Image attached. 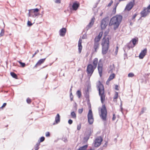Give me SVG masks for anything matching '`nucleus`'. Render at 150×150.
I'll use <instances>...</instances> for the list:
<instances>
[{
  "instance_id": "obj_7",
  "label": "nucleus",
  "mask_w": 150,
  "mask_h": 150,
  "mask_svg": "<svg viewBox=\"0 0 150 150\" xmlns=\"http://www.w3.org/2000/svg\"><path fill=\"white\" fill-rule=\"evenodd\" d=\"M95 68L92 64H89L88 65L87 67L86 71L88 74H90V76L93 73Z\"/></svg>"
},
{
  "instance_id": "obj_18",
  "label": "nucleus",
  "mask_w": 150,
  "mask_h": 150,
  "mask_svg": "<svg viewBox=\"0 0 150 150\" xmlns=\"http://www.w3.org/2000/svg\"><path fill=\"white\" fill-rule=\"evenodd\" d=\"M95 19V18L94 17H93V18H91V21L88 25V27H90V28H91L92 26L93 25Z\"/></svg>"
},
{
  "instance_id": "obj_62",
  "label": "nucleus",
  "mask_w": 150,
  "mask_h": 150,
  "mask_svg": "<svg viewBox=\"0 0 150 150\" xmlns=\"http://www.w3.org/2000/svg\"><path fill=\"white\" fill-rule=\"evenodd\" d=\"M90 28V27H88V25H87L86 28V31H87Z\"/></svg>"
},
{
  "instance_id": "obj_14",
  "label": "nucleus",
  "mask_w": 150,
  "mask_h": 150,
  "mask_svg": "<svg viewBox=\"0 0 150 150\" xmlns=\"http://www.w3.org/2000/svg\"><path fill=\"white\" fill-rule=\"evenodd\" d=\"M60 116L59 114H57L55 117V122L53 123V125H55L56 124H58L60 122Z\"/></svg>"
},
{
  "instance_id": "obj_39",
  "label": "nucleus",
  "mask_w": 150,
  "mask_h": 150,
  "mask_svg": "<svg viewBox=\"0 0 150 150\" xmlns=\"http://www.w3.org/2000/svg\"><path fill=\"white\" fill-rule=\"evenodd\" d=\"M118 93L117 92H115V95L113 97V99L114 100L115 99H116L118 98Z\"/></svg>"
},
{
  "instance_id": "obj_22",
  "label": "nucleus",
  "mask_w": 150,
  "mask_h": 150,
  "mask_svg": "<svg viewBox=\"0 0 150 150\" xmlns=\"http://www.w3.org/2000/svg\"><path fill=\"white\" fill-rule=\"evenodd\" d=\"M93 132V131L91 129L88 130L86 132V135L90 137Z\"/></svg>"
},
{
  "instance_id": "obj_3",
  "label": "nucleus",
  "mask_w": 150,
  "mask_h": 150,
  "mask_svg": "<svg viewBox=\"0 0 150 150\" xmlns=\"http://www.w3.org/2000/svg\"><path fill=\"white\" fill-rule=\"evenodd\" d=\"M97 86L99 91V95L100 96L101 102L102 104H103L105 100L104 86L101 82L100 81H99L98 84L97 85Z\"/></svg>"
},
{
  "instance_id": "obj_27",
  "label": "nucleus",
  "mask_w": 150,
  "mask_h": 150,
  "mask_svg": "<svg viewBox=\"0 0 150 150\" xmlns=\"http://www.w3.org/2000/svg\"><path fill=\"white\" fill-rule=\"evenodd\" d=\"M71 115L72 118L74 119L76 118V115L74 111L71 112Z\"/></svg>"
},
{
  "instance_id": "obj_34",
  "label": "nucleus",
  "mask_w": 150,
  "mask_h": 150,
  "mask_svg": "<svg viewBox=\"0 0 150 150\" xmlns=\"http://www.w3.org/2000/svg\"><path fill=\"white\" fill-rule=\"evenodd\" d=\"M40 145V144L38 142L35 146V150H38L39 149V146Z\"/></svg>"
},
{
  "instance_id": "obj_50",
  "label": "nucleus",
  "mask_w": 150,
  "mask_h": 150,
  "mask_svg": "<svg viewBox=\"0 0 150 150\" xmlns=\"http://www.w3.org/2000/svg\"><path fill=\"white\" fill-rule=\"evenodd\" d=\"M116 7H114V8H113V11H112V13H113L115 14L116 13Z\"/></svg>"
},
{
  "instance_id": "obj_61",
  "label": "nucleus",
  "mask_w": 150,
  "mask_h": 150,
  "mask_svg": "<svg viewBox=\"0 0 150 150\" xmlns=\"http://www.w3.org/2000/svg\"><path fill=\"white\" fill-rule=\"evenodd\" d=\"M118 86L117 85H116L115 86V89L116 90H118L119 89L118 88Z\"/></svg>"
},
{
  "instance_id": "obj_32",
  "label": "nucleus",
  "mask_w": 150,
  "mask_h": 150,
  "mask_svg": "<svg viewBox=\"0 0 150 150\" xmlns=\"http://www.w3.org/2000/svg\"><path fill=\"white\" fill-rule=\"evenodd\" d=\"M77 105L76 103H75V105H74V106L72 108V110L73 111H75L77 110Z\"/></svg>"
},
{
  "instance_id": "obj_45",
  "label": "nucleus",
  "mask_w": 150,
  "mask_h": 150,
  "mask_svg": "<svg viewBox=\"0 0 150 150\" xmlns=\"http://www.w3.org/2000/svg\"><path fill=\"white\" fill-rule=\"evenodd\" d=\"M26 102L30 104L31 102V100L29 98H28L27 99Z\"/></svg>"
},
{
  "instance_id": "obj_29",
  "label": "nucleus",
  "mask_w": 150,
  "mask_h": 150,
  "mask_svg": "<svg viewBox=\"0 0 150 150\" xmlns=\"http://www.w3.org/2000/svg\"><path fill=\"white\" fill-rule=\"evenodd\" d=\"M79 53L80 54L81 52L82 46V45H78Z\"/></svg>"
},
{
  "instance_id": "obj_11",
  "label": "nucleus",
  "mask_w": 150,
  "mask_h": 150,
  "mask_svg": "<svg viewBox=\"0 0 150 150\" xmlns=\"http://www.w3.org/2000/svg\"><path fill=\"white\" fill-rule=\"evenodd\" d=\"M101 60L100 59L98 65V71L99 74V75L100 77L102 76V64H100V62H101Z\"/></svg>"
},
{
  "instance_id": "obj_38",
  "label": "nucleus",
  "mask_w": 150,
  "mask_h": 150,
  "mask_svg": "<svg viewBox=\"0 0 150 150\" xmlns=\"http://www.w3.org/2000/svg\"><path fill=\"white\" fill-rule=\"evenodd\" d=\"M4 34V30L3 29L1 30V32L0 33V37L3 36Z\"/></svg>"
},
{
  "instance_id": "obj_51",
  "label": "nucleus",
  "mask_w": 150,
  "mask_h": 150,
  "mask_svg": "<svg viewBox=\"0 0 150 150\" xmlns=\"http://www.w3.org/2000/svg\"><path fill=\"white\" fill-rule=\"evenodd\" d=\"M39 52V50H38L37 51H35V53L34 54H33L32 57L33 58L34 57L35 55H36L37 53H38Z\"/></svg>"
},
{
  "instance_id": "obj_47",
  "label": "nucleus",
  "mask_w": 150,
  "mask_h": 150,
  "mask_svg": "<svg viewBox=\"0 0 150 150\" xmlns=\"http://www.w3.org/2000/svg\"><path fill=\"white\" fill-rule=\"evenodd\" d=\"M89 137L86 135L85 137H84V139L86 141H87L89 139Z\"/></svg>"
},
{
  "instance_id": "obj_41",
  "label": "nucleus",
  "mask_w": 150,
  "mask_h": 150,
  "mask_svg": "<svg viewBox=\"0 0 150 150\" xmlns=\"http://www.w3.org/2000/svg\"><path fill=\"white\" fill-rule=\"evenodd\" d=\"M33 24L30 21H28L27 22V25L28 27H30Z\"/></svg>"
},
{
  "instance_id": "obj_52",
  "label": "nucleus",
  "mask_w": 150,
  "mask_h": 150,
  "mask_svg": "<svg viewBox=\"0 0 150 150\" xmlns=\"http://www.w3.org/2000/svg\"><path fill=\"white\" fill-rule=\"evenodd\" d=\"M87 38V35L86 34H84L82 37V38L83 39H86Z\"/></svg>"
},
{
  "instance_id": "obj_30",
  "label": "nucleus",
  "mask_w": 150,
  "mask_h": 150,
  "mask_svg": "<svg viewBox=\"0 0 150 150\" xmlns=\"http://www.w3.org/2000/svg\"><path fill=\"white\" fill-rule=\"evenodd\" d=\"M45 137H44L42 136L40 138V139L38 140V142L40 144V142H43L45 140Z\"/></svg>"
},
{
  "instance_id": "obj_36",
  "label": "nucleus",
  "mask_w": 150,
  "mask_h": 150,
  "mask_svg": "<svg viewBox=\"0 0 150 150\" xmlns=\"http://www.w3.org/2000/svg\"><path fill=\"white\" fill-rule=\"evenodd\" d=\"M33 13H38L39 11V9L38 8H35V9H30Z\"/></svg>"
},
{
  "instance_id": "obj_43",
  "label": "nucleus",
  "mask_w": 150,
  "mask_h": 150,
  "mask_svg": "<svg viewBox=\"0 0 150 150\" xmlns=\"http://www.w3.org/2000/svg\"><path fill=\"white\" fill-rule=\"evenodd\" d=\"M41 15V14L38 13H34L33 16H34V18H35L36 17L38 16L39 15Z\"/></svg>"
},
{
  "instance_id": "obj_13",
  "label": "nucleus",
  "mask_w": 150,
  "mask_h": 150,
  "mask_svg": "<svg viewBox=\"0 0 150 150\" xmlns=\"http://www.w3.org/2000/svg\"><path fill=\"white\" fill-rule=\"evenodd\" d=\"M66 29L65 28H62L59 30V35L61 36H64L66 32Z\"/></svg>"
},
{
  "instance_id": "obj_46",
  "label": "nucleus",
  "mask_w": 150,
  "mask_h": 150,
  "mask_svg": "<svg viewBox=\"0 0 150 150\" xmlns=\"http://www.w3.org/2000/svg\"><path fill=\"white\" fill-rule=\"evenodd\" d=\"M83 108L79 109L78 110V112L79 114H81L83 111Z\"/></svg>"
},
{
  "instance_id": "obj_44",
  "label": "nucleus",
  "mask_w": 150,
  "mask_h": 150,
  "mask_svg": "<svg viewBox=\"0 0 150 150\" xmlns=\"http://www.w3.org/2000/svg\"><path fill=\"white\" fill-rule=\"evenodd\" d=\"M134 75V74H133V73H129L128 74V76L129 77H133Z\"/></svg>"
},
{
  "instance_id": "obj_28",
  "label": "nucleus",
  "mask_w": 150,
  "mask_h": 150,
  "mask_svg": "<svg viewBox=\"0 0 150 150\" xmlns=\"http://www.w3.org/2000/svg\"><path fill=\"white\" fill-rule=\"evenodd\" d=\"M146 110V107H143L142 109L141 112L139 114V115H141L143 114Z\"/></svg>"
},
{
  "instance_id": "obj_9",
  "label": "nucleus",
  "mask_w": 150,
  "mask_h": 150,
  "mask_svg": "<svg viewBox=\"0 0 150 150\" xmlns=\"http://www.w3.org/2000/svg\"><path fill=\"white\" fill-rule=\"evenodd\" d=\"M134 4L135 0H132V1L129 2L127 5L125 9H126L128 11H130L134 6Z\"/></svg>"
},
{
  "instance_id": "obj_42",
  "label": "nucleus",
  "mask_w": 150,
  "mask_h": 150,
  "mask_svg": "<svg viewBox=\"0 0 150 150\" xmlns=\"http://www.w3.org/2000/svg\"><path fill=\"white\" fill-rule=\"evenodd\" d=\"M102 35H103L102 32H100L99 33V34L98 35V36L97 37L98 38H99L101 39V37L102 36Z\"/></svg>"
},
{
  "instance_id": "obj_24",
  "label": "nucleus",
  "mask_w": 150,
  "mask_h": 150,
  "mask_svg": "<svg viewBox=\"0 0 150 150\" xmlns=\"http://www.w3.org/2000/svg\"><path fill=\"white\" fill-rule=\"evenodd\" d=\"M115 76V74L114 73L112 74H111L108 79V82H109V81H111V80H112Z\"/></svg>"
},
{
  "instance_id": "obj_53",
  "label": "nucleus",
  "mask_w": 150,
  "mask_h": 150,
  "mask_svg": "<svg viewBox=\"0 0 150 150\" xmlns=\"http://www.w3.org/2000/svg\"><path fill=\"white\" fill-rule=\"evenodd\" d=\"M118 46H117L116 47V49H115V53L116 54H117L118 51Z\"/></svg>"
},
{
  "instance_id": "obj_37",
  "label": "nucleus",
  "mask_w": 150,
  "mask_h": 150,
  "mask_svg": "<svg viewBox=\"0 0 150 150\" xmlns=\"http://www.w3.org/2000/svg\"><path fill=\"white\" fill-rule=\"evenodd\" d=\"M18 62L21 64L22 67H23L25 66V63L22 62L20 61H18Z\"/></svg>"
},
{
  "instance_id": "obj_63",
  "label": "nucleus",
  "mask_w": 150,
  "mask_h": 150,
  "mask_svg": "<svg viewBox=\"0 0 150 150\" xmlns=\"http://www.w3.org/2000/svg\"><path fill=\"white\" fill-rule=\"evenodd\" d=\"M119 2H119H117V3H116V4H115V7H116V8H117V5H118V4H119V2Z\"/></svg>"
},
{
  "instance_id": "obj_16",
  "label": "nucleus",
  "mask_w": 150,
  "mask_h": 150,
  "mask_svg": "<svg viewBox=\"0 0 150 150\" xmlns=\"http://www.w3.org/2000/svg\"><path fill=\"white\" fill-rule=\"evenodd\" d=\"M100 46V44L99 43L94 42L93 46V48L95 50V52H96L97 50L98 49Z\"/></svg>"
},
{
  "instance_id": "obj_64",
  "label": "nucleus",
  "mask_w": 150,
  "mask_h": 150,
  "mask_svg": "<svg viewBox=\"0 0 150 150\" xmlns=\"http://www.w3.org/2000/svg\"><path fill=\"white\" fill-rule=\"evenodd\" d=\"M119 2H119H117V3H116V4H115V7H116V8H117V5H118V4H119V2Z\"/></svg>"
},
{
  "instance_id": "obj_25",
  "label": "nucleus",
  "mask_w": 150,
  "mask_h": 150,
  "mask_svg": "<svg viewBox=\"0 0 150 150\" xmlns=\"http://www.w3.org/2000/svg\"><path fill=\"white\" fill-rule=\"evenodd\" d=\"M34 13L30 9L29 10V13H28V16L29 17H31L33 18H34V16H33Z\"/></svg>"
},
{
  "instance_id": "obj_31",
  "label": "nucleus",
  "mask_w": 150,
  "mask_h": 150,
  "mask_svg": "<svg viewBox=\"0 0 150 150\" xmlns=\"http://www.w3.org/2000/svg\"><path fill=\"white\" fill-rule=\"evenodd\" d=\"M100 38L97 37V36L94 39V42L99 43V42L100 41Z\"/></svg>"
},
{
  "instance_id": "obj_10",
  "label": "nucleus",
  "mask_w": 150,
  "mask_h": 150,
  "mask_svg": "<svg viewBox=\"0 0 150 150\" xmlns=\"http://www.w3.org/2000/svg\"><path fill=\"white\" fill-rule=\"evenodd\" d=\"M80 6L79 2L75 1L73 3L72 7L70 8L71 10L76 11Z\"/></svg>"
},
{
  "instance_id": "obj_21",
  "label": "nucleus",
  "mask_w": 150,
  "mask_h": 150,
  "mask_svg": "<svg viewBox=\"0 0 150 150\" xmlns=\"http://www.w3.org/2000/svg\"><path fill=\"white\" fill-rule=\"evenodd\" d=\"M10 75L13 78H15L16 79H18L17 75L14 72H11Z\"/></svg>"
},
{
  "instance_id": "obj_33",
  "label": "nucleus",
  "mask_w": 150,
  "mask_h": 150,
  "mask_svg": "<svg viewBox=\"0 0 150 150\" xmlns=\"http://www.w3.org/2000/svg\"><path fill=\"white\" fill-rule=\"evenodd\" d=\"M127 46L129 48V49L133 48L134 47V45H132V44L131 41H130L129 43L127 44Z\"/></svg>"
},
{
  "instance_id": "obj_49",
  "label": "nucleus",
  "mask_w": 150,
  "mask_h": 150,
  "mask_svg": "<svg viewBox=\"0 0 150 150\" xmlns=\"http://www.w3.org/2000/svg\"><path fill=\"white\" fill-rule=\"evenodd\" d=\"M113 3V1L112 0H111L110 2L108 4V6H107L108 7H110V6L111 5H112V4Z\"/></svg>"
},
{
  "instance_id": "obj_19",
  "label": "nucleus",
  "mask_w": 150,
  "mask_h": 150,
  "mask_svg": "<svg viewBox=\"0 0 150 150\" xmlns=\"http://www.w3.org/2000/svg\"><path fill=\"white\" fill-rule=\"evenodd\" d=\"M89 88L88 87L84 92V93L85 94V96L86 98H88L89 97Z\"/></svg>"
},
{
  "instance_id": "obj_15",
  "label": "nucleus",
  "mask_w": 150,
  "mask_h": 150,
  "mask_svg": "<svg viewBox=\"0 0 150 150\" xmlns=\"http://www.w3.org/2000/svg\"><path fill=\"white\" fill-rule=\"evenodd\" d=\"M46 59V58H44V59H40L37 62L36 64L34 66V67H36L37 65H40L44 63V61H45V59Z\"/></svg>"
},
{
  "instance_id": "obj_54",
  "label": "nucleus",
  "mask_w": 150,
  "mask_h": 150,
  "mask_svg": "<svg viewBox=\"0 0 150 150\" xmlns=\"http://www.w3.org/2000/svg\"><path fill=\"white\" fill-rule=\"evenodd\" d=\"M7 104L6 103H3V105L0 108H3Z\"/></svg>"
},
{
  "instance_id": "obj_26",
  "label": "nucleus",
  "mask_w": 150,
  "mask_h": 150,
  "mask_svg": "<svg viewBox=\"0 0 150 150\" xmlns=\"http://www.w3.org/2000/svg\"><path fill=\"white\" fill-rule=\"evenodd\" d=\"M138 41V40H137L136 38H134L132 39L131 41H132L133 45L134 46L135 45L137 42Z\"/></svg>"
},
{
  "instance_id": "obj_40",
  "label": "nucleus",
  "mask_w": 150,
  "mask_h": 150,
  "mask_svg": "<svg viewBox=\"0 0 150 150\" xmlns=\"http://www.w3.org/2000/svg\"><path fill=\"white\" fill-rule=\"evenodd\" d=\"M81 123H79L77 126V129L78 130H79L81 128Z\"/></svg>"
},
{
  "instance_id": "obj_12",
  "label": "nucleus",
  "mask_w": 150,
  "mask_h": 150,
  "mask_svg": "<svg viewBox=\"0 0 150 150\" xmlns=\"http://www.w3.org/2000/svg\"><path fill=\"white\" fill-rule=\"evenodd\" d=\"M147 52V49L145 48L142 50L140 53L139 57L140 59H142L146 55Z\"/></svg>"
},
{
  "instance_id": "obj_48",
  "label": "nucleus",
  "mask_w": 150,
  "mask_h": 150,
  "mask_svg": "<svg viewBox=\"0 0 150 150\" xmlns=\"http://www.w3.org/2000/svg\"><path fill=\"white\" fill-rule=\"evenodd\" d=\"M68 123L69 125L73 123V121L71 119H69L68 120Z\"/></svg>"
},
{
  "instance_id": "obj_55",
  "label": "nucleus",
  "mask_w": 150,
  "mask_h": 150,
  "mask_svg": "<svg viewBox=\"0 0 150 150\" xmlns=\"http://www.w3.org/2000/svg\"><path fill=\"white\" fill-rule=\"evenodd\" d=\"M45 135L46 137H49L50 136V132H46Z\"/></svg>"
},
{
  "instance_id": "obj_58",
  "label": "nucleus",
  "mask_w": 150,
  "mask_h": 150,
  "mask_svg": "<svg viewBox=\"0 0 150 150\" xmlns=\"http://www.w3.org/2000/svg\"><path fill=\"white\" fill-rule=\"evenodd\" d=\"M81 43L82 40L81 39H79V41L78 45H81Z\"/></svg>"
},
{
  "instance_id": "obj_23",
  "label": "nucleus",
  "mask_w": 150,
  "mask_h": 150,
  "mask_svg": "<svg viewBox=\"0 0 150 150\" xmlns=\"http://www.w3.org/2000/svg\"><path fill=\"white\" fill-rule=\"evenodd\" d=\"M87 147L88 145H85L82 146L80 147L78 150H86Z\"/></svg>"
},
{
  "instance_id": "obj_56",
  "label": "nucleus",
  "mask_w": 150,
  "mask_h": 150,
  "mask_svg": "<svg viewBox=\"0 0 150 150\" xmlns=\"http://www.w3.org/2000/svg\"><path fill=\"white\" fill-rule=\"evenodd\" d=\"M124 59H125L126 58H127V54L126 53H125L124 54Z\"/></svg>"
},
{
  "instance_id": "obj_2",
  "label": "nucleus",
  "mask_w": 150,
  "mask_h": 150,
  "mask_svg": "<svg viewBox=\"0 0 150 150\" xmlns=\"http://www.w3.org/2000/svg\"><path fill=\"white\" fill-rule=\"evenodd\" d=\"M122 18V16L121 15H117L113 17L110 19L109 25L110 26L113 25L114 30H116L120 24Z\"/></svg>"
},
{
  "instance_id": "obj_59",
  "label": "nucleus",
  "mask_w": 150,
  "mask_h": 150,
  "mask_svg": "<svg viewBox=\"0 0 150 150\" xmlns=\"http://www.w3.org/2000/svg\"><path fill=\"white\" fill-rule=\"evenodd\" d=\"M116 118V116H115V114H113V117H112V120H115V119Z\"/></svg>"
},
{
  "instance_id": "obj_5",
  "label": "nucleus",
  "mask_w": 150,
  "mask_h": 150,
  "mask_svg": "<svg viewBox=\"0 0 150 150\" xmlns=\"http://www.w3.org/2000/svg\"><path fill=\"white\" fill-rule=\"evenodd\" d=\"M89 107L90 109L89 110L87 115L88 122L90 125H92L93 122L94 118L91 109V105L90 104L89 105Z\"/></svg>"
},
{
  "instance_id": "obj_17",
  "label": "nucleus",
  "mask_w": 150,
  "mask_h": 150,
  "mask_svg": "<svg viewBox=\"0 0 150 150\" xmlns=\"http://www.w3.org/2000/svg\"><path fill=\"white\" fill-rule=\"evenodd\" d=\"M146 8H144L143 11H142L140 13L141 15V17H146L147 14V13L146 11Z\"/></svg>"
},
{
  "instance_id": "obj_1",
  "label": "nucleus",
  "mask_w": 150,
  "mask_h": 150,
  "mask_svg": "<svg viewBox=\"0 0 150 150\" xmlns=\"http://www.w3.org/2000/svg\"><path fill=\"white\" fill-rule=\"evenodd\" d=\"M109 31V30H108L105 32L104 37L101 43L102 46V53L103 55L107 53L109 48V36H108Z\"/></svg>"
},
{
  "instance_id": "obj_6",
  "label": "nucleus",
  "mask_w": 150,
  "mask_h": 150,
  "mask_svg": "<svg viewBox=\"0 0 150 150\" xmlns=\"http://www.w3.org/2000/svg\"><path fill=\"white\" fill-rule=\"evenodd\" d=\"M109 18L108 16L102 19L100 24L101 28L102 29H104L109 23Z\"/></svg>"
},
{
  "instance_id": "obj_35",
  "label": "nucleus",
  "mask_w": 150,
  "mask_h": 150,
  "mask_svg": "<svg viewBox=\"0 0 150 150\" xmlns=\"http://www.w3.org/2000/svg\"><path fill=\"white\" fill-rule=\"evenodd\" d=\"M76 94L77 96H78L79 98H80L81 96V93L80 90H78L77 91Z\"/></svg>"
},
{
  "instance_id": "obj_4",
  "label": "nucleus",
  "mask_w": 150,
  "mask_h": 150,
  "mask_svg": "<svg viewBox=\"0 0 150 150\" xmlns=\"http://www.w3.org/2000/svg\"><path fill=\"white\" fill-rule=\"evenodd\" d=\"M107 111L105 104L103 105L101 109V114L100 117L104 121L107 120Z\"/></svg>"
},
{
  "instance_id": "obj_60",
  "label": "nucleus",
  "mask_w": 150,
  "mask_h": 150,
  "mask_svg": "<svg viewBox=\"0 0 150 150\" xmlns=\"http://www.w3.org/2000/svg\"><path fill=\"white\" fill-rule=\"evenodd\" d=\"M55 2L56 3H60L61 1L60 0H56Z\"/></svg>"
},
{
  "instance_id": "obj_20",
  "label": "nucleus",
  "mask_w": 150,
  "mask_h": 150,
  "mask_svg": "<svg viewBox=\"0 0 150 150\" xmlns=\"http://www.w3.org/2000/svg\"><path fill=\"white\" fill-rule=\"evenodd\" d=\"M98 62V59L97 58H95L93 60V64L94 67V68L96 67L97 64Z\"/></svg>"
},
{
  "instance_id": "obj_8",
  "label": "nucleus",
  "mask_w": 150,
  "mask_h": 150,
  "mask_svg": "<svg viewBox=\"0 0 150 150\" xmlns=\"http://www.w3.org/2000/svg\"><path fill=\"white\" fill-rule=\"evenodd\" d=\"M103 139L100 136L97 137L94 141V146L95 147H98L101 144Z\"/></svg>"
},
{
  "instance_id": "obj_57",
  "label": "nucleus",
  "mask_w": 150,
  "mask_h": 150,
  "mask_svg": "<svg viewBox=\"0 0 150 150\" xmlns=\"http://www.w3.org/2000/svg\"><path fill=\"white\" fill-rule=\"evenodd\" d=\"M137 16V14H136V13H135L132 16V19L133 20V19H134Z\"/></svg>"
}]
</instances>
